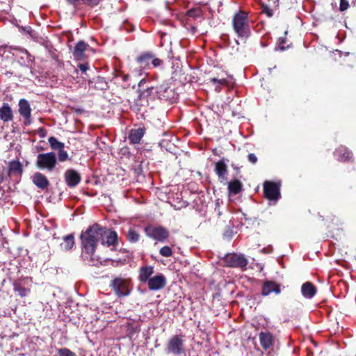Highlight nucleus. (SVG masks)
Segmentation results:
<instances>
[{"label":"nucleus","mask_w":356,"mask_h":356,"mask_svg":"<svg viewBox=\"0 0 356 356\" xmlns=\"http://www.w3.org/2000/svg\"><path fill=\"white\" fill-rule=\"evenodd\" d=\"M261 346L266 350L273 345V337L269 332H261L259 334Z\"/></svg>","instance_id":"nucleus-21"},{"label":"nucleus","mask_w":356,"mask_h":356,"mask_svg":"<svg viewBox=\"0 0 356 356\" xmlns=\"http://www.w3.org/2000/svg\"><path fill=\"white\" fill-rule=\"evenodd\" d=\"M19 113L24 119L26 126L31 123V108L29 102L25 99H21L19 102Z\"/></svg>","instance_id":"nucleus-10"},{"label":"nucleus","mask_w":356,"mask_h":356,"mask_svg":"<svg viewBox=\"0 0 356 356\" xmlns=\"http://www.w3.org/2000/svg\"><path fill=\"white\" fill-rule=\"evenodd\" d=\"M241 189L242 183L238 179H234L228 184V190L231 193L238 194Z\"/></svg>","instance_id":"nucleus-27"},{"label":"nucleus","mask_w":356,"mask_h":356,"mask_svg":"<svg viewBox=\"0 0 356 356\" xmlns=\"http://www.w3.org/2000/svg\"><path fill=\"white\" fill-rule=\"evenodd\" d=\"M286 42V39L284 38H280L279 39V49L281 51H284L289 47V45H288L286 47H284L283 44Z\"/></svg>","instance_id":"nucleus-38"},{"label":"nucleus","mask_w":356,"mask_h":356,"mask_svg":"<svg viewBox=\"0 0 356 356\" xmlns=\"http://www.w3.org/2000/svg\"><path fill=\"white\" fill-rule=\"evenodd\" d=\"M99 0H83V3L88 5H97Z\"/></svg>","instance_id":"nucleus-44"},{"label":"nucleus","mask_w":356,"mask_h":356,"mask_svg":"<svg viewBox=\"0 0 356 356\" xmlns=\"http://www.w3.org/2000/svg\"><path fill=\"white\" fill-rule=\"evenodd\" d=\"M13 118L12 110L8 104H3L0 108V119L4 122L11 120Z\"/></svg>","instance_id":"nucleus-25"},{"label":"nucleus","mask_w":356,"mask_h":356,"mask_svg":"<svg viewBox=\"0 0 356 356\" xmlns=\"http://www.w3.org/2000/svg\"><path fill=\"white\" fill-rule=\"evenodd\" d=\"M63 240V243L60 245L62 248L67 251L71 250L74 245V238L73 234H69L64 236Z\"/></svg>","instance_id":"nucleus-28"},{"label":"nucleus","mask_w":356,"mask_h":356,"mask_svg":"<svg viewBox=\"0 0 356 356\" xmlns=\"http://www.w3.org/2000/svg\"><path fill=\"white\" fill-rule=\"evenodd\" d=\"M264 193L265 197L270 201H277L280 197L279 185L272 181H266L264 183Z\"/></svg>","instance_id":"nucleus-7"},{"label":"nucleus","mask_w":356,"mask_h":356,"mask_svg":"<svg viewBox=\"0 0 356 356\" xmlns=\"http://www.w3.org/2000/svg\"><path fill=\"white\" fill-rule=\"evenodd\" d=\"M224 261L227 266L233 268H245L248 265L246 258L236 253L226 254Z\"/></svg>","instance_id":"nucleus-6"},{"label":"nucleus","mask_w":356,"mask_h":356,"mask_svg":"<svg viewBox=\"0 0 356 356\" xmlns=\"http://www.w3.org/2000/svg\"><path fill=\"white\" fill-rule=\"evenodd\" d=\"M146 81L145 79H141L138 83V88H141L145 83Z\"/></svg>","instance_id":"nucleus-47"},{"label":"nucleus","mask_w":356,"mask_h":356,"mask_svg":"<svg viewBox=\"0 0 356 356\" xmlns=\"http://www.w3.org/2000/svg\"><path fill=\"white\" fill-rule=\"evenodd\" d=\"M89 47L88 44L83 41L79 42L75 47L73 52L74 56L76 60H81L84 56V53L86 49Z\"/></svg>","instance_id":"nucleus-20"},{"label":"nucleus","mask_w":356,"mask_h":356,"mask_svg":"<svg viewBox=\"0 0 356 356\" xmlns=\"http://www.w3.org/2000/svg\"><path fill=\"white\" fill-rule=\"evenodd\" d=\"M129 75L126 74L123 76V81H127L128 80Z\"/></svg>","instance_id":"nucleus-48"},{"label":"nucleus","mask_w":356,"mask_h":356,"mask_svg":"<svg viewBox=\"0 0 356 356\" xmlns=\"http://www.w3.org/2000/svg\"><path fill=\"white\" fill-rule=\"evenodd\" d=\"M246 20L247 15L243 12L237 13L233 19L234 29L239 36L245 35V26Z\"/></svg>","instance_id":"nucleus-8"},{"label":"nucleus","mask_w":356,"mask_h":356,"mask_svg":"<svg viewBox=\"0 0 356 356\" xmlns=\"http://www.w3.org/2000/svg\"><path fill=\"white\" fill-rule=\"evenodd\" d=\"M145 134V129L143 128H138L131 129L129 135V140L132 144H138L141 140Z\"/></svg>","instance_id":"nucleus-18"},{"label":"nucleus","mask_w":356,"mask_h":356,"mask_svg":"<svg viewBox=\"0 0 356 356\" xmlns=\"http://www.w3.org/2000/svg\"><path fill=\"white\" fill-rule=\"evenodd\" d=\"M334 157L340 162H350L353 160V152L346 146L340 145L333 152Z\"/></svg>","instance_id":"nucleus-9"},{"label":"nucleus","mask_w":356,"mask_h":356,"mask_svg":"<svg viewBox=\"0 0 356 356\" xmlns=\"http://www.w3.org/2000/svg\"><path fill=\"white\" fill-rule=\"evenodd\" d=\"M280 284L273 281H266L262 286L261 294L264 296H267L273 292L277 295L280 293Z\"/></svg>","instance_id":"nucleus-13"},{"label":"nucleus","mask_w":356,"mask_h":356,"mask_svg":"<svg viewBox=\"0 0 356 356\" xmlns=\"http://www.w3.org/2000/svg\"><path fill=\"white\" fill-rule=\"evenodd\" d=\"M262 12L265 14H266V15L268 17H272L273 15V10L270 9L268 6H264L262 7Z\"/></svg>","instance_id":"nucleus-37"},{"label":"nucleus","mask_w":356,"mask_h":356,"mask_svg":"<svg viewBox=\"0 0 356 356\" xmlns=\"http://www.w3.org/2000/svg\"><path fill=\"white\" fill-rule=\"evenodd\" d=\"M301 293L305 298L311 299L316 294V289L312 283L307 282L302 285Z\"/></svg>","instance_id":"nucleus-17"},{"label":"nucleus","mask_w":356,"mask_h":356,"mask_svg":"<svg viewBox=\"0 0 356 356\" xmlns=\"http://www.w3.org/2000/svg\"><path fill=\"white\" fill-rule=\"evenodd\" d=\"M127 239L131 243L138 241L140 238L139 234L133 229H130L127 234Z\"/></svg>","instance_id":"nucleus-31"},{"label":"nucleus","mask_w":356,"mask_h":356,"mask_svg":"<svg viewBox=\"0 0 356 356\" xmlns=\"http://www.w3.org/2000/svg\"><path fill=\"white\" fill-rule=\"evenodd\" d=\"M154 273V268L151 266H143L139 270L138 280L141 282H148L151 275Z\"/></svg>","instance_id":"nucleus-19"},{"label":"nucleus","mask_w":356,"mask_h":356,"mask_svg":"<svg viewBox=\"0 0 356 356\" xmlns=\"http://www.w3.org/2000/svg\"><path fill=\"white\" fill-rule=\"evenodd\" d=\"M107 234V241H105V244L108 246L115 245L117 243L118 236L115 232L111 231L104 227L103 234Z\"/></svg>","instance_id":"nucleus-24"},{"label":"nucleus","mask_w":356,"mask_h":356,"mask_svg":"<svg viewBox=\"0 0 356 356\" xmlns=\"http://www.w3.org/2000/svg\"><path fill=\"white\" fill-rule=\"evenodd\" d=\"M211 82H212L213 83H218L220 85H224L227 83V81L225 79H218L216 78H212L211 79Z\"/></svg>","instance_id":"nucleus-41"},{"label":"nucleus","mask_w":356,"mask_h":356,"mask_svg":"<svg viewBox=\"0 0 356 356\" xmlns=\"http://www.w3.org/2000/svg\"><path fill=\"white\" fill-rule=\"evenodd\" d=\"M165 351L168 354H172L175 355H181L185 354V346L184 336L182 335H173L172 336L167 344Z\"/></svg>","instance_id":"nucleus-3"},{"label":"nucleus","mask_w":356,"mask_h":356,"mask_svg":"<svg viewBox=\"0 0 356 356\" xmlns=\"http://www.w3.org/2000/svg\"><path fill=\"white\" fill-rule=\"evenodd\" d=\"M58 161L60 162H65L69 159L68 154L66 151L64 150V149H62L60 151H58Z\"/></svg>","instance_id":"nucleus-34"},{"label":"nucleus","mask_w":356,"mask_h":356,"mask_svg":"<svg viewBox=\"0 0 356 356\" xmlns=\"http://www.w3.org/2000/svg\"><path fill=\"white\" fill-rule=\"evenodd\" d=\"M151 60L152 55L149 54L142 55L137 58V63L139 67L143 69L149 68Z\"/></svg>","instance_id":"nucleus-26"},{"label":"nucleus","mask_w":356,"mask_h":356,"mask_svg":"<svg viewBox=\"0 0 356 356\" xmlns=\"http://www.w3.org/2000/svg\"><path fill=\"white\" fill-rule=\"evenodd\" d=\"M349 2L347 0H340L339 10L343 12L349 8Z\"/></svg>","instance_id":"nucleus-36"},{"label":"nucleus","mask_w":356,"mask_h":356,"mask_svg":"<svg viewBox=\"0 0 356 356\" xmlns=\"http://www.w3.org/2000/svg\"><path fill=\"white\" fill-rule=\"evenodd\" d=\"M90 87H93L98 90H106L108 87L107 82L102 77L97 76L88 82Z\"/></svg>","instance_id":"nucleus-23"},{"label":"nucleus","mask_w":356,"mask_h":356,"mask_svg":"<svg viewBox=\"0 0 356 356\" xmlns=\"http://www.w3.org/2000/svg\"><path fill=\"white\" fill-rule=\"evenodd\" d=\"M104 227L93 224L81 234L83 248L82 257L90 266H97L98 259L95 255L97 244L102 237Z\"/></svg>","instance_id":"nucleus-1"},{"label":"nucleus","mask_w":356,"mask_h":356,"mask_svg":"<svg viewBox=\"0 0 356 356\" xmlns=\"http://www.w3.org/2000/svg\"><path fill=\"white\" fill-rule=\"evenodd\" d=\"M195 10H190L188 11V14L191 17H195V16L199 15V14H197V15L195 14Z\"/></svg>","instance_id":"nucleus-46"},{"label":"nucleus","mask_w":356,"mask_h":356,"mask_svg":"<svg viewBox=\"0 0 356 356\" xmlns=\"http://www.w3.org/2000/svg\"><path fill=\"white\" fill-rule=\"evenodd\" d=\"M145 232L149 237L160 242H164L169 236V232L167 229L152 224L147 225L145 228Z\"/></svg>","instance_id":"nucleus-5"},{"label":"nucleus","mask_w":356,"mask_h":356,"mask_svg":"<svg viewBox=\"0 0 356 356\" xmlns=\"http://www.w3.org/2000/svg\"><path fill=\"white\" fill-rule=\"evenodd\" d=\"M159 253L161 255L165 257H169L172 255V251L168 246H163L160 249Z\"/></svg>","instance_id":"nucleus-33"},{"label":"nucleus","mask_w":356,"mask_h":356,"mask_svg":"<svg viewBox=\"0 0 356 356\" xmlns=\"http://www.w3.org/2000/svg\"><path fill=\"white\" fill-rule=\"evenodd\" d=\"M130 282L128 279L115 277L111 281L110 286L118 297H124L129 296L131 291Z\"/></svg>","instance_id":"nucleus-4"},{"label":"nucleus","mask_w":356,"mask_h":356,"mask_svg":"<svg viewBox=\"0 0 356 356\" xmlns=\"http://www.w3.org/2000/svg\"><path fill=\"white\" fill-rule=\"evenodd\" d=\"M21 29H22L24 32L26 33L27 34H29V35H30L31 37H33L32 33H33V29H31V26H27L22 27V28H21Z\"/></svg>","instance_id":"nucleus-42"},{"label":"nucleus","mask_w":356,"mask_h":356,"mask_svg":"<svg viewBox=\"0 0 356 356\" xmlns=\"http://www.w3.org/2000/svg\"><path fill=\"white\" fill-rule=\"evenodd\" d=\"M57 356H76V355L67 348H58Z\"/></svg>","instance_id":"nucleus-32"},{"label":"nucleus","mask_w":356,"mask_h":356,"mask_svg":"<svg viewBox=\"0 0 356 356\" xmlns=\"http://www.w3.org/2000/svg\"><path fill=\"white\" fill-rule=\"evenodd\" d=\"M156 93L160 99H168L170 98L173 94L172 90L169 86L168 82H163L159 86L156 87Z\"/></svg>","instance_id":"nucleus-14"},{"label":"nucleus","mask_w":356,"mask_h":356,"mask_svg":"<svg viewBox=\"0 0 356 356\" xmlns=\"http://www.w3.org/2000/svg\"><path fill=\"white\" fill-rule=\"evenodd\" d=\"M248 161L252 164H255L257 161V157L253 153H250L248 156Z\"/></svg>","instance_id":"nucleus-39"},{"label":"nucleus","mask_w":356,"mask_h":356,"mask_svg":"<svg viewBox=\"0 0 356 356\" xmlns=\"http://www.w3.org/2000/svg\"><path fill=\"white\" fill-rule=\"evenodd\" d=\"M21 165L18 161H12L10 163V170L17 172L20 170Z\"/></svg>","instance_id":"nucleus-35"},{"label":"nucleus","mask_w":356,"mask_h":356,"mask_svg":"<svg viewBox=\"0 0 356 356\" xmlns=\"http://www.w3.org/2000/svg\"><path fill=\"white\" fill-rule=\"evenodd\" d=\"M14 290L15 292H17L21 297L26 296L30 292L29 289L23 287L18 283L14 284Z\"/></svg>","instance_id":"nucleus-30"},{"label":"nucleus","mask_w":356,"mask_h":356,"mask_svg":"<svg viewBox=\"0 0 356 356\" xmlns=\"http://www.w3.org/2000/svg\"><path fill=\"white\" fill-rule=\"evenodd\" d=\"M215 172L217 174L218 179L221 182L226 181L227 179V168L226 163L223 160H220L218 162L216 163Z\"/></svg>","instance_id":"nucleus-15"},{"label":"nucleus","mask_w":356,"mask_h":356,"mask_svg":"<svg viewBox=\"0 0 356 356\" xmlns=\"http://www.w3.org/2000/svg\"><path fill=\"white\" fill-rule=\"evenodd\" d=\"M78 67L82 72H86L89 68L88 63H80Z\"/></svg>","instance_id":"nucleus-43"},{"label":"nucleus","mask_w":356,"mask_h":356,"mask_svg":"<svg viewBox=\"0 0 356 356\" xmlns=\"http://www.w3.org/2000/svg\"><path fill=\"white\" fill-rule=\"evenodd\" d=\"M153 88H154L153 87L148 88L147 91L149 92V91L152 90Z\"/></svg>","instance_id":"nucleus-49"},{"label":"nucleus","mask_w":356,"mask_h":356,"mask_svg":"<svg viewBox=\"0 0 356 356\" xmlns=\"http://www.w3.org/2000/svg\"><path fill=\"white\" fill-rule=\"evenodd\" d=\"M102 235L103 236L99 241L102 243V244L104 245L105 241H107V237L106 236L107 234H105V235L104 234H102Z\"/></svg>","instance_id":"nucleus-45"},{"label":"nucleus","mask_w":356,"mask_h":356,"mask_svg":"<svg viewBox=\"0 0 356 356\" xmlns=\"http://www.w3.org/2000/svg\"><path fill=\"white\" fill-rule=\"evenodd\" d=\"M48 142L54 150H58L60 151L62 149H64L65 144L62 142L58 141L55 137L51 136L48 138Z\"/></svg>","instance_id":"nucleus-29"},{"label":"nucleus","mask_w":356,"mask_h":356,"mask_svg":"<svg viewBox=\"0 0 356 356\" xmlns=\"http://www.w3.org/2000/svg\"><path fill=\"white\" fill-rule=\"evenodd\" d=\"M64 177L66 184L70 188L76 186L81 181L80 174L73 169L67 170Z\"/></svg>","instance_id":"nucleus-12"},{"label":"nucleus","mask_w":356,"mask_h":356,"mask_svg":"<svg viewBox=\"0 0 356 356\" xmlns=\"http://www.w3.org/2000/svg\"><path fill=\"white\" fill-rule=\"evenodd\" d=\"M32 180L33 184L40 189H44L49 185V181L47 178L40 172H35Z\"/></svg>","instance_id":"nucleus-16"},{"label":"nucleus","mask_w":356,"mask_h":356,"mask_svg":"<svg viewBox=\"0 0 356 356\" xmlns=\"http://www.w3.org/2000/svg\"><path fill=\"white\" fill-rule=\"evenodd\" d=\"M238 231V227L234 224L227 225L224 229L222 236L225 240L229 241Z\"/></svg>","instance_id":"nucleus-22"},{"label":"nucleus","mask_w":356,"mask_h":356,"mask_svg":"<svg viewBox=\"0 0 356 356\" xmlns=\"http://www.w3.org/2000/svg\"><path fill=\"white\" fill-rule=\"evenodd\" d=\"M58 163L56 154L54 152L40 153L37 156L35 166L41 170L52 172Z\"/></svg>","instance_id":"nucleus-2"},{"label":"nucleus","mask_w":356,"mask_h":356,"mask_svg":"<svg viewBox=\"0 0 356 356\" xmlns=\"http://www.w3.org/2000/svg\"><path fill=\"white\" fill-rule=\"evenodd\" d=\"M150 62H151V64L154 67H158V66L161 65V64L162 63V60L161 59H159V58H153L152 56V60Z\"/></svg>","instance_id":"nucleus-40"},{"label":"nucleus","mask_w":356,"mask_h":356,"mask_svg":"<svg viewBox=\"0 0 356 356\" xmlns=\"http://www.w3.org/2000/svg\"><path fill=\"white\" fill-rule=\"evenodd\" d=\"M166 285V279L163 274H158L149 279L147 286L151 291L162 289Z\"/></svg>","instance_id":"nucleus-11"}]
</instances>
